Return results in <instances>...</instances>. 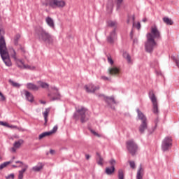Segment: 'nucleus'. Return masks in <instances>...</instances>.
I'll use <instances>...</instances> for the list:
<instances>
[{
    "label": "nucleus",
    "mask_w": 179,
    "mask_h": 179,
    "mask_svg": "<svg viewBox=\"0 0 179 179\" xmlns=\"http://www.w3.org/2000/svg\"><path fill=\"white\" fill-rule=\"evenodd\" d=\"M147 41L145 44V50L147 52H152L153 51V48H155L157 43L155 40H159L162 35L160 34V31L157 28V26L152 25L150 28V32L147 34Z\"/></svg>",
    "instance_id": "obj_1"
},
{
    "label": "nucleus",
    "mask_w": 179,
    "mask_h": 179,
    "mask_svg": "<svg viewBox=\"0 0 179 179\" xmlns=\"http://www.w3.org/2000/svg\"><path fill=\"white\" fill-rule=\"evenodd\" d=\"M1 22V18L0 17V23ZM5 32L3 29L0 28V55L6 66H12V62L10 61V57H9V52H8V48H6V43L2 34Z\"/></svg>",
    "instance_id": "obj_2"
},
{
    "label": "nucleus",
    "mask_w": 179,
    "mask_h": 179,
    "mask_svg": "<svg viewBox=\"0 0 179 179\" xmlns=\"http://www.w3.org/2000/svg\"><path fill=\"white\" fill-rule=\"evenodd\" d=\"M42 5L43 6H49L52 9H63L66 6V1L65 0H45Z\"/></svg>",
    "instance_id": "obj_3"
},
{
    "label": "nucleus",
    "mask_w": 179,
    "mask_h": 179,
    "mask_svg": "<svg viewBox=\"0 0 179 179\" xmlns=\"http://www.w3.org/2000/svg\"><path fill=\"white\" fill-rule=\"evenodd\" d=\"M73 118L76 121L80 120L82 123L86 122L87 120V109L83 106L80 107L74 113Z\"/></svg>",
    "instance_id": "obj_4"
},
{
    "label": "nucleus",
    "mask_w": 179,
    "mask_h": 179,
    "mask_svg": "<svg viewBox=\"0 0 179 179\" xmlns=\"http://www.w3.org/2000/svg\"><path fill=\"white\" fill-rule=\"evenodd\" d=\"M12 52H13V54H11V57L12 58H13L18 68H20V69H29V71H34L36 69V66H30L29 64H24V62H23V60L17 58V56H16V52L15 51V50H12Z\"/></svg>",
    "instance_id": "obj_5"
},
{
    "label": "nucleus",
    "mask_w": 179,
    "mask_h": 179,
    "mask_svg": "<svg viewBox=\"0 0 179 179\" xmlns=\"http://www.w3.org/2000/svg\"><path fill=\"white\" fill-rule=\"evenodd\" d=\"M38 37L41 41H44L45 43H48V44H51L54 42V38H52L51 34H50L43 28L38 29Z\"/></svg>",
    "instance_id": "obj_6"
},
{
    "label": "nucleus",
    "mask_w": 179,
    "mask_h": 179,
    "mask_svg": "<svg viewBox=\"0 0 179 179\" xmlns=\"http://www.w3.org/2000/svg\"><path fill=\"white\" fill-rule=\"evenodd\" d=\"M173 146V138L171 136H166L162 141V149L163 152H169Z\"/></svg>",
    "instance_id": "obj_7"
},
{
    "label": "nucleus",
    "mask_w": 179,
    "mask_h": 179,
    "mask_svg": "<svg viewBox=\"0 0 179 179\" xmlns=\"http://www.w3.org/2000/svg\"><path fill=\"white\" fill-rule=\"evenodd\" d=\"M150 99L152 103V112L157 115L159 114V103H157V98L153 92H150Z\"/></svg>",
    "instance_id": "obj_8"
},
{
    "label": "nucleus",
    "mask_w": 179,
    "mask_h": 179,
    "mask_svg": "<svg viewBox=\"0 0 179 179\" xmlns=\"http://www.w3.org/2000/svg\"><path fill=\"white\" fill-rule=\"evenodd\" d=\"M127 148L128 149L129 153L134 156L138 150V145L136 143H135L134 140H129L127 141Z\"/></svg>",
    "instance_id": "obj_9"
},
{
    "label": "nucleus",
    "mask_w": 179,
    "mask_h": 179,
    "mask_svg": "<svg viewBox=\"0 0 179 179\" xmlns=\"http://www.w3.org/2000/svg\"><path fill=\"white\" fill-rule=\"evenodd\" d=\"M24 143V141L23 139H20L14 142L13 147L10 148V152L12 153H16L17 149H20L22 145Z\"/></svg>",
    "instance_id": "obj_10"
},
{
    "label": "nucleus",
    "mask_w": 179,
    "mask_h": 179,
    "mask_svg": "<svg viewBox=\"0 0 179 179\" xmlns=\"http://www.w3.org/2000/svg\"><path fill=\"white\" fill-rule=\"evenodd\" d=\"M84 89H85L87 93H94L96 90L100 89L99 85H94L92 83L87 84L85 85Z\"/></svg>",
    "instance_id": "obj_11"
},
{
    "label": "nucleus",
    "mask_w": 179,
    "mask_h": 179,
    "mask_svg": "<svg viewBox=\"0 0 179 179\" xmlns=\"http://www.w3.org/2000/svg\"><path fill=\"white\" fill-rule=\"evenodd\" d=\"M143 176H145V168H143V166L141 164L137 170L136 179H143Z\"/></svg>",
    "instance_id": "obj_12"
},
{
    "label": "nucleus",
    "mask_w": 179,
    "mask_h": 179,
    "mask_svg": "<svg viewBox=\"0 0 179 179\" xmlns=\"http://www.w3.org/2000/svg\"><path fill=\"white\" fill-rule=\"evenodd\" d=\"M117 37L116 29H113L112 31L110 32L109 36L107 38L108 43H114V40Z\"/></svg>",
    "instance_id": "obj_13"
},
{
    "label": "nucleus",
    "mask_w": 179,
    "mask_h": 179,
    "mask_svg": "<svg viewBox=\"0 0 179 179\" xmlns=\"http://www.w3.org/2000/svg\"><path fill=\"white\" fill-rule=\"evenodd\" d=\"M108 72L109 75H111L112 76H118V75H120V69L117 67H111L108 69Z\"/></svg>",
    "instance_id": "obj_14"
},
{
    "label": "nucleus",
    "mask_w": 179,
    "mask_h": 179,
    "mask_svg": "<svg viewBox=\"0 0 179 179\" xmlns=\"http://www.w3.org/2000/svg\"><path fill=\"white\" fill-rule=\"evenodd\" d=\"M26 86L27 89L29 90H32L33 92H37L40 89L39 86H37L36 84H33L31 83H27Z\"/></svg>",
    "instance_id": "obj_15"
},
{
    "label": "nucleus",
    "mask_w": 179,
    "mask_h": 179,
    "mask_svg": "<svg viewBox=\"0 0 179 179\" xmlns=\"http://www.w3.org/2000/svg\"><path fill=\"white\" fill-rule=\"evenodd\" d=\"M48 97H50V100H59L60 99V95L59 93L58 92V90H55V93L51 94H48Z\"/></svg>",
    "instance_id": "obj_16"
},
{
    "label": "nucleus",
    "mask_w": 179,
    "mask_h": 179,
    "mask_svg": "<svg viewBox=\"0 0 179 179\" xmlns=\"http://www.w3.org/2000/svg\"><path fill=\"white\" fill-rule=\"evenodd\" d=\"M136 111L138 113V119L141 120L142 122H148V119L146 118V116H145L143 113H142V111H141L139 109H137Z\"/></svg>",
    "instance_id": "obj_17"
},
{
    "label": "nucleus",
    "mask_w": 179,
    "mask_h": 179,
    "mask_svg": "<svg viewBox=\"0 0 179 179\" xmlns=\"http://www.w3.org/2000/svg\"><path fill=\"white\" fill-rule=\"evenodd\" d=\"M24 92L25 93V96L27 100H28V101H30V103H33L34 100V97L33 96V94H31V93H30L27 90H24Z\"/></svg>",
    "instance_id": "obj_18"
},
{
    "label": "nucleus",
    "mask_w": 179,
    "mask_h": 179,
    "mask_svg": "<svg viewBox=\"0 0 179 179\" xmlns=\"http://www.w3.org/2000/svg\"><path fill=\"white\" fill-rule=\"evenodd\" d=\"M45 22H46L47 24H48V26L50 27H51L52 29H54L55 27V24L54 23V20H52V18H51L50 17H47L45 18Z\"/></svg>",
    "instance_id": "obj_19"
},
{
    "label": "nucleus",
    "mask_w": 179,
    "mask_h": 179,
    "mask_svg": "<svg viewBox=\"0 0 179 179\" xmlns=\"http://www.w3.org/2000/svg\"><path fill=\"white\" fill-rule=\"evenodd\" d=\"M145 129H148V122H142L139 127V132L143 134Z\"/></svg>",
    "instance_id": "obj_20"
},
{
    "label": "nucleus",
    "mask_w": 179,
    "mask_h": 179,
    "mask_svg": "<svg viewBox=\"0 0 179 179\" xmlns=\"http://www.w3.org/2000/svg\"><path fill=\"white\" fill-rule=\"evenodd\" d=\"M50 111H51V109L50 108H48L45 109V110L43 113L44 120H45V125L47 124V122L48 121V115L50 114Z\"/></svg>",
    "instance_id": "obj_21"
},
{
    "label": "nucleus",
    "mask_w": 179,
    "mask_h": 179,
    "mask_svg": "<svg viewBox=\"0 0 179 179\" xmlns=\"http://www.w3.org/2000/svg\"><path fill=\"white\" fill-rule=\"evenodd\" d=\"M163 22L164 23H165L166 24H167L168 26H173V20H171V19L167 17H164L163 18Z\"/></svg>",
    "instance_id": "obj_22"
},
{
    "label": "nucleus",
    "mask_w": 179,
    "mask_h": 179,
    "mask_svg": "<svg viewBox=\"0 0 179 179\" xmlns=\"http://www.w3.org/2000/svg\"><path fill=\"white\" fill-rule=\"evenodd\" d=\"M114 171H115V168L114 167V166H112L111 167H107L106 169V174H108V176L113 174Z\"/></svg>",
    "instance_id": "obj_23"
},
{
    "label": "nucleus",
    "mask_w": 179,
    "mask_h": 179,
    "mask_svg": "<svg viewBox=\"0 0 179 179\" xmlns=\"http://www.w3.org/2000/svg\"><path fill=\"white\" fill-rule=\"evenodd\" d=\"M105 100L106 101V103L111 104H115V100L114 99V96H106L105 98Z\"/></svg>",
    "instance_id": "obj_24"
},
{
    "label": "nucleus",
    "mask_w": 179,
    "mask_h": 179,
    "mask_svg": "<svg viewBox=\"0 0 179 179\" xmlns=\"http://www.w3.org/2000/svg\"><path fill=\"white\" fill-rule=\"evenodd\" d=\"M97 158H96V162L99 166H103V162H104V159L101 157V156L100 155V154L97 153Z\"/></svg>",
    "instance_id": "obj_25"
},
{
    "label": "nucleus",
    "mask_w": 179,
    "mask_h": 179,
    "mask_svg": "<svg viewBox=\"0 0 179 179\" xmlns=\"http://www.w3.org/2000/svg\"><path fill=\"white\" fill-rule=\"evenodd\" d=\"M43 164H38V165L34 166L32 168L33 171H36V172H38V171H41V169H43Z\"/></svg>",
    "instance_id": "obj_26"
},
{
    "label": "nucleus",
    "mask_w": 179,
    "mask_h": 179,
    "mask_svg": "<svg viewBox=\"0 0 179 179\" xmlns=\"http://www.w3.org/2000/svg\"><path fill=\"white\" fill-rule=\"evenodd\" d=\"M107 24L109 27H113V29H117V22L113 21V20H109L107 22Z\"/></svg>",
    "instance_id": "obj_27"
},
{
    "label": "nucleus",
    "mask_w": 179,
    "mask_h": 179,
    "mask_svg": "<svg viewBox=\"0 0 179 179\" xmlns=\"http://www.w3.org/2000/svg\"><path fill=\"white\" fill-rule=\"evenodd\" d=\"M38 85H39V86L42 87V89H48V87H50V85H48L47 83L41 81H38Z\"/></svg>",
    "instance_id": "obj_28"
},
{
    "label": "nucleus",
    "mask_w": 179,
    "mask_h": 179,
    "mask_svg": "<svg viewBox=\"0 0 179 179\" xmlns=\"http://www.w3.org/2000/svg\"><path fill=\"white\" fill-rule=\"evenodd\" d=\"M123 57L125 58V59H127L128 64H132V60L131 59V56L129 54L124 52L123 53Z\"/></svg>",
    "instance_id": "obj_29"
},
{
    "label": "nucleus",
    "mask_w": 179,
    "mask_h": 179,
    "mask_svg": "<svg viewBox=\"0 0 179 179\" xmlns=\"http://www.w3.org/2000/svg\"><path fill=\"white\" fill-rule=\"evenodd\" d=\"M26 170H27V166H25L24 169L19 171L18 179H23V174H24Z\"/></svg>",
    "instance_id": "obj_30"
},
{
    "label": "nucleus",
    "mask_w": 179,
    "mask_h": 179,
    "mask_svg": "<svg viewBox=\"0 0 179 179\" xmlns=\"http://www.w3.org/2000/svg\"><path fill=\"white\" fill-rule=\"evenodd\" d=\"M51 136V133H49V131L43 132L39 135V139H43V138H45V136Z\"/></svg>",
    "instance_id": "obj_31"
},
{
    "label": "nucleus",
    "mask_w": 179,
    "mask_h": 179,
    "mask_svg": "<svg viewBox=\"0 0 179 179\" xmlns=\"http://www.w3.org/2000/svg\"><path fill=\"white\" fill-rule=\"evenodd\" d=\"M10 163H12V162H10V161L3 162V164H1L0 165V170H3V169H5V167H7L8 166H9V164H10Z\"/></svg>",
    "instance_id": "obj_32"
},
{
    "label": "nucleus",
    "mask_w": 179,
    "mask_h": 179,
    "mask_svg": "<svg viewBox=\"0 0 179 179\" xmlns=\"http://www.w3.org/2000/svg\"><path fill=\"white\" fill-rule=\"evenodd\" d=\"M118 179H124V171L122 169L118 171Z\"/></svg>",
    "instance_id": "obj_33"
},
{
    "label": "nucleus",
    "mask_w": 179,
    "mask_h": 179,
    "mask_svg": "<svg viewBox=\"0 0 179 179\" xmlns=\"http://www.w3.org/2000/svg\"><path fill=\"white\" fill-rule=\"evenodd\" d=\"M129 164L131 167V169H133V170H135L136 169V165L135 164V162L134 161H129Z\"/></svg>",
    "instance_id": "obj_34"
},
{
    "label": "nucleus",
    "mask_w": 179,
    "mask_h": 179,
    "mask_svg": "<svg viewBox=\"0 0 179 179\" xmlns=\"http://www.w3.org/2000/svg\"><path fill=\"white\" fill-rule=\"evenodd\" d=\"M20 39V34H17L14 38V43L15 45L17 44V41Z\"/></svg>",
    "instance_id": "obj_35"
},
{
    "label": "nucleus",
    "mask_w": 179,
    "mask_h": 179,
    "mask_svg": "<svg viewBox=\"0 0 179 179\" xmlns=\"http://www.w3.org/2000/svg\"><path fill=\"white\" fill-rule=\"evenodd\" d=\"M57 130H58V127L55 126L53 129L50 131H49V133H51V135H52V134H55V132H57Z\"/></svg>",
    "instance_id": "obj_36"
},
{
    "label": "nucleus",
    "mask_w": 179,
    "mask_h": 179,
    "mask_svg": "<svg viewBox=\"0 0 179 179\" xmlns=\"http://www.w3.org/2000/svg\"><path fill=\"white\" fill-rule=\"evenodd\" d=\"M12 86H13L14 87H20V84L17 83H15L13 81H10Z\"/></svg>",
    "instance_id": "obj_37"
},
{
    "label": "nucleus",
    "mask_w": 179,
    "mask_h": 179,
    "mask_svg": "<svg viewBox=\"0 0 179 179\" xmlns=\"http://www.w3.org/2000/svg\"><path fill=\"white\" fill-rule=\"evenodd\" d=\"M133 26L134 27H136L138 30L141 29V22H138L137 24H135V22L133 23Z\"/></svg>",
    "instance_id": "obj_38"
},
{
    "label": "nucleus",
    "mask_w": 179,
    "mask_h": 179,
    "mask_svg": "<svg viewBox=\"0 0 179 179\" xmlns=\"http://www.w3.org/2000/svg\"><path fill=\"white\" fill-rule=\"evenodd\" d=\"M108 62L110 64V65H113V64H114V61L113 60V58H111V57L110 56L108 57Z\"/></svg>",
    "instance_id": "obj_39"
},
{
    "label": "nucleus",
    "mask_w": 179,
    "mask_h": 179,
    "mask_svg": "<svg viewBox=\"0 0 179 179\" xmlns=\"http://www.w3.org/2000/svg\"><path fill=\"white\" fill-rule=\"evenodd\" d=\"M14 178H15V174L13 173H11L8 176H6V179H14Z\"/></svg>",
    "instance_id": "obj_40"
},
{
    "label": "nucleus",
    "mask_w": 179,
    "mask_h": 179,
    "mask_svg": "<svg viewBox=\"0 0 179 179\" xmlns=\"http://www.w3.org/2000/svg\"><path fill=\"white\" fill-rule=\"evenodd\" d=\"M6 98L5 96H3V94L0 92V101H5Z\"/></svg>",
    "instance_id": "obj_41"
},
{
    "label": "nucleus",
    "mask_w": 179,
    "mask_h": 179,
    "mask_svg": "<svg viewBox=\"0 0 179 179\" xmlns=\"http://www.w3.org/2000/svg\"><path fill=\"white\" fill-rule=\"evenodd\" d=\"M124 0H116L117 8H120L121 6V3H122V1Z\"/></svg>",
    "instance_id": "obj_42"
},
{
    "label": "nucleus",
    "mask_w": 179,
    "mask_h": 179,
    "mask_svg": "<svg viewBox=\"0 0 179 179\" xmlns=\"http://www.w3.org/2000/svg\"><path fill=\"white\" fill-rule=\"evenodd\" d=\"M107 8L109 9V10H111L113 9V3H110L107 5Z\"/></svg>",
    "instance_id": "obj_43"
},
{
    "label": "nucleus",
    "mask_w": 179,
    "mask_h": 179,
    "mask_svg": "<svg viewBox=\"0 0 179 179\" xmlns=\"http://www.w3.org/2000/svg\"><path fill=\"white\" fill-rule=\"evenodd\" d=\"M174 62H176V66L179 68V59L178 58L173 59Z\"/></svg>",
    "instance_id": "obj_44"
},
{
    "label": "nucleus",
    "mask_w": 179,
    "mask_h": 179,
    "mask_svg": "<svg viewBox=\"0 0 179 179\" xmlns=\"http://www.w3.org/2000/svg\"><path fill=\"white\" fill-rule=\"evenodd\" d=\"M91 132L92 134H93V135H95V136H98L99 138H100V134H97L96 131L92 130Z\"/></svg>",
    "instance_id": "obj_45"
},
{
    "label": "nucleus",
    "mask_w": 179,
    "mask_h": 179,
    "mask_svg": "<svg viewBox=\"0 0 179 179\" xmlns=\"http://www.w3.org/2000/svg\"><path fill=\"white\" fill-rule=\"evenodd\" d=\"M101 79H102L103 80H110V78H108V77H106L104 76H101Z\"/></svg>",
    "instance_id": "obj_46"
},
{
    "label": "nucleus",
    "mask_w": 179,
    "mask_h": 179,
    "mask_svg": "<svg viewBox=\"0 0 179 179\" xmlns=\"http://www.w3.org/2000/svg\"><path fill=\"white\" fill-rule=\"evenodd\" d=\"M110 164H111V166H114V164H115V160L111 159L110 161Z\"/></svg>",
    "instance_id": "obj_47"
},
{
    "label": "nucleus",
    "mask_w": 179,
    "mask_h": 179,
    "mask_svg": "<svg viewBox=\"0 0 179 179\" xmlns=\"http://www.w3.org/2000/svg\"><path fill=\"white\" fill-rule=\"evenodd\" d=\"M0 125H3V126H6V123L3 122H0Z\"/></svg>",
    "instance_id": "obj_48"
},
{
    "label": "nucleus",
    "mask_w": 179,
    "mask_h": 179,
    "mask_svg": "<svg viewBox=\"0 0 179 179\" xmlns=\"http://www.w3.org/2000/svg\"><path fill=\"white\" fill-rule=\"evenodd\" d=\"M50 152L51 155H54L55 153V150H50Z\"/></svg>",
    "instance_id": "obj_49"
},
{
    "label": "nucleus",
    "mask_w": 179,
    "mask_h": 179,
    "mask_svg": "<svg viewBox=\"0 0 179 179\" xmlns=\"http://www.w3.org/2000/svg\"><path fill=\"white\" fill-rule=\"evenodd\" d=\"M85 157H86L87 160H89L90 159V155H86Z\"/></svg>",
    "instance_id": "obj_50"
},
{
    "label": "nucleus",
    "mask_w": 179,
    "mask_h": 179,
    "mask_svg": "<svg viewBox=\"0 0 179 179\" xmlns=\"http://www.w3.org/2000/svg\"><path fill=\"white\" fill-rule=\"evenodd\" d=\"M138 43V39H134V43Z\"/></svg>",
    "instance_id": "obj_51"
},
{
    "label": "nucleus",
    "mask_w": 179,
    "mask_h": 179,
    "mask_svg": "<svg viewBox=\"0 0 179 179\" xmlns=\"http://www.w3.org/2000/svg\"><path fill=\"white\" fill-rule=\"evenodd\" d=\"M14 138H15L16 139H19V136H15Z\"/></svg>",
    "instance_id": "obj_52"
},
{
    "label": "nucleus",
    "mask_w": 179,
    "mask_h": 179,
    "mask_svg": "<svg viewBox=\"0 0 179 179\" xmlns=\"http://www.w3.org/2000/svg\"><path fill=\"white\" fill-rule=\"evenodd\" d=\"M16 163H20V164H23V163H22L20 161H17L16 162Z\"/></svg>",
    "instance_id": "obj_53"
},
{
    "label": "nucleus",
    "mask_w": 179,
    "mask_h": 179,
    "mask_svg": "<svg viewBox=\"0 0 179 179\" xmlns=\"http://www.w3.org/2000/svg\"><path fill=\"white\" fill-rule=\"evenodd\" d=\"M143 22H144V23H145L146 22V18H143Z\"/></svg>",
    "instance_id": "obj_54"
},
{
    "label": "nucleus",
    "mask_w": 179,
    "mask_h": 179,
    "mask_svg": "<svg viewBox=\"0 0 179 179\" xmlns=\"http://www.w3.org/2000/svg\"><path fill=\"white\" fill-rule=\"evenodd\" d=\"M10 128H17L16 126H10Z\"/></svg>",
    "instance_id": "obj_55"
},
{
    "label": "nucleus",
    "mask_w": 179,
    "mask_h": 179,
    "mask_svg": "<svg viewBox=\"0 0 179 179\" xmlns=\"http://www.w3.org/2000/svg\"><path fill=\"white\" fill-rule=\"evenodd\" d=\"M41 103L42 104H45V101H41Z\"/></svg>",
    "instance_id": "obj_56"
},
{
    "label": "nucleus",
    "mask_w": 179,
    "mask_h": 179,
    "mask_svg": "<svg viewBox=\"0 0 179 179\" xmlns=\"http://www.w3.org/2000/svg\"><path fill=\"white\" fill-rule=\"evenodd\" d=\"M13 167H15V168H16V167H17L16 165H13Z\"/></svg>",
    "instance_id": "obj_57"
},
{
    "label": "nucleus",
    "mask_w": 179,
    "mask_h": 179,
    "mask_svg": "<svg viewBox=\"0 0 179 179\" xmlns=\"http://www.w3.org/2000/svg\"><path fill=\"white\" fill-rule=\"evenodd\" d=\"M131 38H132V32H131Z\"/></svg>",
    "instance_id": "obj_58"
},
{
    "label": "nucleus",
    "mask_w": 179,
    "mask_h": 179,
    "mask_svg": "<svg viewBox=\"0 0 179 179\" xmlns=\"http://www.w3.org/2000/svg\"><path fill=\"white\" fill-rule=\"evenodd\" d=\"M127 23H129V20H127Z\"/></svg>",
    "instance_id": "obj_59"
},
{
    "label": "nucleus",
    "mask_w": 179,
    "mask_h": 179,
    "mask_svg": "<svg viewBox=\"0 0 179 179\" xmlns=\"http://www.w3.org/2000/svg\"><path fill=\"white\" fill-rule=\"evenodd\" d=\"M21 50H22V51H24V50L23 48H22Z\"/></svg>",
    "instance_id": "obj_60"
},
{
    "label": "nucleus",
    "mask_w": 179,
    "mask_h": 179,
    "mask_svg": "<svg viewBox=\"0 0 179 179\" xmlns=\"http://www.w3.org/2000/svg\"><path fill=\"white\" fill-rule=\"evenodd\" d=\"M0 159H1V157H0Z\"/></svg>",
    "instance_id": "obj_61"
}]
</instances>
